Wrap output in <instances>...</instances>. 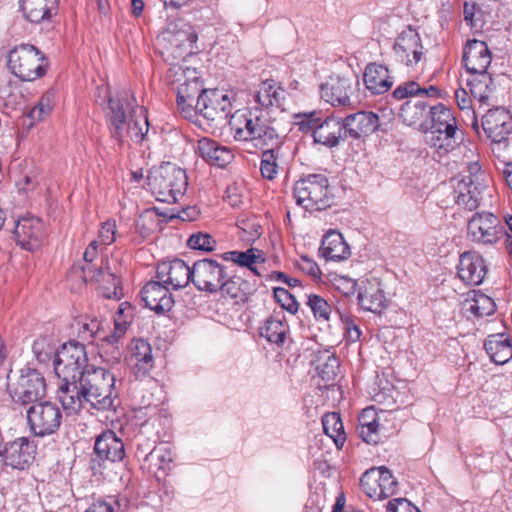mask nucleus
Returning a JSON list of instances; mask_svg holds the SVG:
<instances>
[{
    "label": "nucleus",
    "instance_id": "6",
    "mask_svg": "<svg viewBox=\"0 0 512 512\" xmlns=\"http://www.w3.org/2000/svg\"><path fill=\"white\" fill-rule=\"evenodd\" d=\"M54 371L61 383L58 387V397L61 389L71 384L81 376L82 372L91 365L88 364V357L84 344L71 340L63 344L55 353Z\"/></svg>",
    "mask_w": 512,
    "mask_h": 512
},
{
    "label": "nucleus",
    "instance_id": "58",
    "mask_svg": "<svg viewBox=\"0 0 512 512\" xmlns=\"http://www.w3.org/2000/svg\"><path fill=\"white\" fill-rule=\"evenodd\" d=\"M332 285L338 292L345 296L353 295L357 287V283L354 279L342 275H336L332 280Z\"/></svg>",
    "mask_w": 512,
    "mask_h": 512
},
{
    "label": "nucleus",
    "instance_id": "35",
    "mask_svg": "<svg viewBox=\"0 0 512 512\" xmlns=\"http://www.w3.org/2000/svg\"><path fill=\"white\" fill-rule=\"evenodd\" d=\"M130 350V361L136 369L137 376L148 375L155 364L151 344L144 339H134L131 342Z\"/></svg>",
    "mask_w": 512,
    "mask_h": 512
},
{
    "label": "nucleus",
    "instance_id": "64",
    "mask_svg": "<svg viewBox=\"0 0 512 512\" xmlns=\"http://www.w3.org/2000/svg\"><path fill=\"white\" fill-rule=\"evenodd\" d=\"M455 100L459 109L467 110V112H470L472 101L465 89L459 88L455 91Z\"/></svg>",
    "mask_w": 512,
    "mask_h": 512
},
{
    "label": "nucleus",
    "instance_id": "46",
    "mask_svg": "<svg viewBox=\"0 0 512 512\" xmlns=\"http://www.w3.org/2000/svg\"><path fill=\"white\" fill-rule=\"evenodd\" d=\"M140 301L144 308L160 314V281H148L140 291Z\"/></svg>",
    "mask_w": 512,
    "mask_h": 512
},
{
    "label": "nucleus",
    "instance_id": "26",
    "mask_svg": "<svg viewBox=\"0 0 512 512\" xmlns=\"http://www.w3.org/2000/svg\"><path fill=\"white\" fill-rule=\"evenodd\" d=\"M342 122L345 126V135L355 139L372 134L379 126L378 116L366 111L349 115Z\"/></svg>",
    "mask_w": 512,
    "mask_h": 512
},
{
    "label": "nucleus",
    "instance_id": "29",
    "mask_svg": "<svg viewBox=\"0 0 512 512\" xmlns=\"http://www.w3.org/2000/svg\"><path fill=\"white\" fill-rule=\"evenodd\" d=\"M359 306L372 313H381L387 307V299L378 282H362L358 291Z\"/></svg>",
    "mask_w": 512,
    "mask_h": 512
},
{
    "label": "nucleus",
    "instance_id": "25",
    "mask_svg": "<svg viewBox=\"0 0 512 512\" xmlns=\"http://www.w3.org/2000/svg\"><path fill=\"white\" fill-rule=\"evenodd\" d=\"M165 274L166 279H162V288L166 290L180 289L186 287L192 282V267L190 268L182 259L174 258L169 261H162V275Z\"/></svg>",
    "mask_w": 512,
    "mask_h": 512
},
{
    "label": "nucleus",
    "instance_id": "22",
    "mask_svg": "<svg viewBox=\"0 0 512 512\" xmlns=\"http://www.w3.org/2000/svg\"><path fill=\"white\" fill-rule=\"evenodd\" d=\"M17 243L26 250L37 249L44 237V224L34 216L19 219L14 228Z\"/></svg>",
    "mask_w": 512,
    "mask_h": 512
},
{
    "label": "nucleus",
    "instance_id": "55",
    "mask_svg": "<svg viewBox=\"0 0 512 512\" xmlns=\"http://www.w3.org/2000/svg\"><path fill=\"white\" fill-rule=\"evenodd\" d=\"M274 297L283 310H286L291 314L298 312L299 304L287 289L282 287L274 288Z\"/></svg>",
    "mask_w": 512,
    "mask_h": 512
},
{
    "label": "nucleus",
    "instance_id": "60",
    "mask_svg": "<svg viewBox=\"0 0 512 512\" xmlns=\"http://www.w3.org/2000/svg\"><path fill=\"white\" fill-rule=\"evenodd\" d=\"M116 223L114 220H107L101 226L99 231L98 243L102 245H110L115 241Z\"/></svg>",
    "mask_w": 512,
    "mask_h": 512
},
{
    "label": "nucleus",
    "instance_id": "8",
    "mask_svg": "<svg viewBox=\"0 0 512 512\" xmlns=\"http://www.w3.org/2000/svg\"><path fill=\"white\" fill-rule=\"evenodd\" d=\"M8 392L15 404L29 407L44 400L47 393L46 380L41 372L23 368L17 378L9 381Z\"/></svg>",
    "mask_w": 512,
    "mask_h": 512
},
{
    "label": "nucleus",
    "instance_id": "30",
    "mask_svg": "<svg viewBox=\"0 0 512 512\" xmlns=\"http://www.w3.org/2000/svg\"><path fill=\"white\" fill-rule=\"evenodd\" d=\"M287 92L274 80H265L257 88L254 94L255 102L264 111H268L269 108H281L286 99Z\"/></svg>",
    "mask_w": 512,
    "mask_h": 512
},
{
    "label": "nucleus",
    "instance_id": "4",
    "mask_svg": "<svg viewBox=\"0 0 512 512\" xmlns=\"http://www.w3.org/2000/svg\"><path fill=\"white\" fill-rule=\"evenodd\" d=\"M229 126L238 141H254L256 146H273L279 143V135L272 126L269 111L258 108L237 110L230 116Z\"/></svg>",
    "mask_w": 512,
    "mask_h": 512
},
{
    "label": "nucleus",
    "instance_id": "17",
    "mask_svg": "<svg viewBox=\"0 0 512 512\" xmlns=\"http://www.w3.org/2000/svg\"><path fill=\"white\" fill-rule=\"evenodd\" d=\"M162 34H164V40L175 47V57L185 59L186 56L198 52V36L193 27L183 20L169 22Z\"/></svg>",
    "mask_w": 512,
    "mask_h": 512
},
{
    "label": "nucleus",
    "instance_id": "57",
    "mask_svg": "<svg viewBox=\"0 0 512 512\" xmlns=\"http://www.w3.org/2000/svg\"><path fill=\"white\" fill-rule=\"evenodd\" d=\"M451 139L446 135V133L436 132L432 130L430 137V144L435 147L437 150H443L445 152L454 148L457 144L458 133L451 135Z\"/></svg>",
    "mask_w": 512,
    "mask_h": 512
},
{
    "label": "nucleus",
    "instance_id": "39",
    "mask_svg": "<svg viewBox=\"0 0 512 512\" xmlns=\"http://www.w3.org/2000/svg\"><path fill=\"white\" fill-rule=\"evenodd\" d=\"M484 347L495 364H505L512 358V345L504 334L490 335Z\"/></svg>",
    "mask_w": 512,
    "mask_h": 512
},
{
    "label": "nucleus",
    "instance_id": "54",
    "mask_svg": "<svg viewBox=\"0 0 512 512\" xmlns=\"http://www.w3.org/2000/svg\"><path fill=\"white\" fill-rule=\"evenodd\" d=\"M381 425L383 421H375V424L357 426L359 437L367 444H377L381 439Z\"/></svg>",
    "mask_w": 512,
    "mask_h": 512
},
{
    "label": "nucleus",
    "instance_id": "56",
    "mask_svg": "<svg viewBox=\"0 0 512 512\" xmlns=\"http://www.w3.org/2000/svg\"><path fill=\"white\" fill-rule=\"evenodd\" d=\"M391 411L376 410L373 406L362 410L358 417V426L375 424V421H387Z\"/></svg>",
    "mask_w": 512,
    "mask_h": 512
},
{
    "label": "nucleus",
    "instance_id": "47",
    "mask_svg": "<svg viewBox=\"0 0 512 512\" xmlns=\"http://www.w3.org/2000/svg\"><path fill=\"white\" fill-rule=\"evenodd\" d=\"M279 144L280 142L270 146L262 153L260 170L262 176L268 180L274 179L278 174Z\"/></svg>",
    "mask_w": 512,
    "mask_h": 512
},
{
    "label": "nucleus",
    "instance_id": "63",
    "mask_svg": "<svg viewBox=\"0 0 512 512\" xmlns=\"http://www.w3.org/2000/svg\"><path fill=\"white\" fill-rule=\"evenodd\" d=\"M158 460H160V456L155 453V450H152L143 460V468L147 469L157 479V474L160 470V465L157 463Z\"/></svg>",
    "mask_w": 512,
    "mask_h": 512
},
{
    "label": "nucleus",
    "instance_id": "31",
    "mask_svg": "<svg viewBox=\"0 0 512 512\" xmlns=\"http://www.w3.org/2000/svg\"><path fill=\"white\" fill-rule=\"evenodd\" d=\"M196 149L207 163L221 168L228 165L234 157L230 149L207 137L198 140Z\"/></svg>",
    "mask_w": 512,
    "mask_h": 512
},
{
    "label": "nucleus",
    "instance_id": "45",
    "mask_svg": "<svg viewBox=\"0 0 512 512\" xmlns=\"http://www.w3.org/2000/svg\"><path fill=\"white\" fill-rule=\"evenodd\" d=\"M410 96H426V97H438L439 90L436 86H429L428 88H421L420 85L415 81H408L399 85L393 91V97L401 100Z\"/></svg>",
    "mask_w": 512,
    "mask_h": 512
},
{
    "label": "nucleus",
    "instance_id": "37",
    "mask_svg": "<svg viewBox=\"0 0 512 512\" xmlns=\"http://www.w3.org/2000/svg\"><path fill=\"white\" fill-rule=\"evenodd\" d=\"M399 116L407 126L425 128L429 116L427 104L422 100H408L401 106Z\"/></svg>",
    "mask_w": 512,
    "mask_h": 512
},
{
    "label": "nucleus",
    "instance_id": "51",
    "mask_svg": "<svg viewBox=\"0 0 512 512\" xmlns=\"http://www.w3.org/2000/svg\"><path fill=\"white\" fill-rule=\"evenodd\" d=\"M307 305L311 309L316 320L323 322L329 321L332 307L323 297L316 294H310L307 299Z\"/></svg>",
    "mask_w": 512,
    "mask_h": 512
},
{
    "label": "nucleus",
    "instance_id": "59",
    "mask_svg": "<svg viewBox=\"0 0 512 512\" xmlns=\"http://www.w3.org/2000/svg\"><path fill=\"white\" fill-rule=\"evenodd\" d=\"M184 140L182 135L178 131L170 130L165 133L164 137H162V143L165 144V147H169V151L174 157L176 154H179L180 147L183 144Z\"/></svg>",
    "mask_w": 512,
    "mask_h": 512
},
{
    "label": "nucleus",
    "instance_id": "24",
    "mask_svg": "<svg viewBox=\"0 0 512 512\" xmlns=\"http://www.w3.org/2000/svg\"><path fill=\"white\" fill-rule=\"evenodd\" d=\"M463 63L470 74L487 72L491 63V52L487 44L480 40H470L463 51Z\"/></svg>",
    "mask_w": 512,
    "mask_h": 512
},
{
    "label": "nucleus",
    "instance_id": "18",
    "mask_svg": "<svg viewBox=\"0 0 512 512\" xmlns=\"http://www.w3.org/2000/svg\"><path fill=\"white\" fill-rule=\"evenodd\" d=\"M231 110L232 103L229 94L222 90L211 89L205 95H199L194 111L210 121H225Z\"/></svg>",
    "mask_w": 512,
    "mask_h": 512
},
{
    "label": "nucleus",
    "instance_id": "12",
    "mask_svg": "<svg viewBox=\"0 0 512 512\" xmlns=\"http://www.w3.org/2000/svg\"><path fill=\"white\" fill-rule=\"evenodd\" d=\"M27 425L36 437L55 434L62 424V411L57 403L42 400L26 410Z\"/></svg>",
    "mask_w": 512,
    "mask_h": 512
},
{
    "label": "nucleus",
    "instance_id": "27",
    "mask_svg": "<svg viewBox=\"0 0 512 512\" xmlns=\"http://www.w3.org/2000/svg\"><path fill=\"white\" fill-rule=\"evenodd\" d=\"M94 453L100 460L122 461L125 457L124 443L115 432L107 430L96 438Z\"/></svg>",
    "mask_w": 512,
    "mask_h": 512
},
{
    "label": "nucleus",
    "instance_id": "23",
    "mask_svg": "<svg viewBox=\"0 0 512 512\" xmlns=\"http://www.w3.org/2000/svg\"><path fill=\"white\" fill-rule=\"evenodd\" d=\"M486 271L484 259L480 254L467 251L460 255L457 274L465 284L480 285L485 278Z\"/></svg>",
    "mask_w": 512,
    "mask_h": 512
},
{
    "label": "nucleus",
    "instance_id": "20",
    "mask_svg": "<svg viewBox=\"0 0 512 512\" xmlns=\"http://www.w3.org/2000/svg\"><path fill=\"white\" fill-rule=\"evenodd\" d=\"M36 445L26 437L17 438L3 448V465L24 470L35 459Z\"/></svg>",
    "mask_w": 512,
    "mask_h": 512
},
{
    "label": "nucleus",
    "instance_id": "19",
    "mask_svg": "<svg viewBox=\"0 0 512 512\" xmlns=\"http://www.w3.org/2000/svg\"><path fill=\"white\" fill-rule=\"evenodd\" d=\"M81 279L88 283H97L100 293L108 299H119L122 295L120 281L110 267L87 265L80 268Z\"/></svg>",
    "mask_w": 512,
    "mask_h": 512
},
{
    "label": "nucleus",
    "instance_id": "50",
    "mask_svg": "<svg viewBox=\"0 0 512 512\" xmlns=\"http://www.w3.org/2000/svg\"><path fill=\"white\" fill-rule=\"evenodd\" d=\"M160 226V209L153 207L144 210L137 222V227L144 236L150 235Z\"/></svg>",
    "mask_w": 512,
    "mask_h": 512
},
{
    "label": "nucleus",
    "instance_id": "2",
    "mask_svg": "<svg viewBox=\"0 0 512 512\" xmlns=\"http://www.w3.org/2000/svg\"><path fill=\"white\" fill-rule=\"evenodd\" d=\"M96 102L107 104L106 117L111 136L122 143L127 139L141 142L149 130V122L143 106L136 103L135 97L125 91L112 97L106 86H98L95 91Z\"/></svg>",
    "mask_w": 512,
    "mask_h": 512
},
{
    "label": "nucleus",
    "instance_id": "5",
    "mask_svg": "<svg viewBox=\"0 0 512 512\" xmlns=\"http://www.w3.org/2000/svg\"><path fill=\"white\" fill-rule=\"evenodd\" d=\"M167 78L176 93L178 109L185 117H191L199 95L208 93L203 88L198 71L175 64L169 69Z\"/></svg>",
    "mask_w": 512,
    "mask_h": 512
},
{
    "label": "nucleus",
    "instance_id": "42",
    "mask_svg": "<svg viewBox=\"0 0 512 512\" xmlns=\"http://www.w3.org/2000/svg\"><path fill=\"white\" fill-rule=\"evenodd\" d=\"M222 257L223 259L232 261L239 266L247 267L255 275H261V272L256 267V264H263L264 258L261 251L258 249L250 248L246 251H229L225 252Z\"/></svg>",
    "mask_w": 512,
    "mask_h": 512
},
{
    "label": "nucleus",
    "instance_id": "11",
    "mask_svg": "<svg viewBox=\"0 0 512 512\" xmlns=\"http://www.w3.org/2000/svg\"><path fill=\"white\" fill-rule=\"evenodd\" d=\"M192 283L200 290L209 293L221 291L223 294L235 296L230 290L232 284L228 280L225 267L213 259H202L192 266Z\"/></svg>",
    "mask_w": 512,
    "mask_h": 512
},
{
    "label": "nucleus",
    "instance_id": "13",
    "mask_svg": "<svg viewBox=\"0 0 512 512\" xmlns=\"http://www.w3.org/2000/svg\"><path fill=\"white\" fill-rule=\"evenodd\" d=\"M296 124L303 131L312 130L315 142L327 147H335L346 137L345 126L343 122L335 117H327L318 124V118L315 113L298 114Z\"/></svg>",
    "mask_w": 512,
    "mask_h": 512
},
{
    "label": "nucleus",
    "instance_id": "49",
    "mask_svg": "<svg viewBox=\"0 0 512 512\" xmlns=\"http://www.w3.org/2000/svg\"><path fill=\"white\" fill-rule=\"evenodd\" d=\"M340 364L338 358L334 354L326 352L318 359L317 371L319 376L326 382L334 380Z\"/></svg>",
    "mask_w": 512,
    "mask_h": 512
},
{
    "label": "nucleus",
    "instance_id": "1",
    "mask_svg": "<svg viewBox=\"0 0 512 512\" xmlns=\"http://www.w3.org/2000/svg\"><path fill=\"white\" fill-rule=\"evenodd\" d=\"M116 398L114 374L94 365L87 367L70 387L62 388L59 396L68 415L78 413L86 405L98 411L110 410Z\"/></svg>",
    "mask_w": 512,
    "mask_h": 512
},
{
    "label": "nucleus",
    "instance_id": "34",
    "mask_svg": "<svg viewBox=\"0 0 512 512\" xmlns=\"http://www.w3.org/2000/svg\"><path fill=\"white\" fill-rule=\"evenodd\" d=\"M363 80L366 89L374 95L387 92L393 85L387 67L376 63H370L366 66Z\"/></svg>",
    "mask_w": 512,
    "mask_h": 512
},
{
    "label": "nucleus",
    "instance_id": "7",
    "mask_svg": "<svg viewBox=\"0 0 512 512\" xmlns=\"http://www.w3.org/2000/svg\"><path fill=\"white\" fill-rule=\"evenodd\" d=\"M454 198L456 203L469 210H475L488 189L487 176L481 171L477 162L470 163L468 174L453 179Z\"/></svg>",
    "mask_w": 512,
    "mask_h": 512
},
{
    "label": "nucleus",
    "instance_id": "61",
    "mask_svg": "<svg viewBox=\"0 0 512 512\" xmlns=\"http://www.w3.org/2000/svg\"><path fill=\"white\" fill-rule=\"evenodd\" d=\"M297 267L304 273L313 278H319L321 271L317 263L306 255L300 256L297 261Z\"/></svg>",
    "mask_w": 512,
    "mask_h": 512
},
{
    "label": "nucleus",
    "instance_id": "52",
    "mask_svg": "<svg viewBox=\"0 0 512 512\" xmlns=\"http://www.w3.org/2000/svg\"><path fill=\"white\" fill-rule=\"evenodd\" d=\"M187 245L192 250L211 252L216 248L217 242L209 233L197 232L190 235Z\"/></svg>",
    "mask_w": 512,
    "mask_h": 512
},
{
    "label": "nucleus",
    "instance_id": "16",
    "mask_svg": "<svg viewBox=\"0 0 512 512\" xmlns=\"http://www.w3.org/2000/svg\"><path fill=\"white\" fill-rule=\"evenodd\" d=\"M423 50L418 32L408 26L397 35L394 41L393 58L407 67H414L424 58Z\"/></svg>",
    "mask_w": 512,
    "mask_h": 512
},
{
    "label": "nucleus",
    "instance_id": "32",
    "mask_svg": "<svg viewBox=\"0 0 512 512\" xmlns=\"http://www.w3.org/2000/svg\"><path fill=\"white\" fill-rule=\"evenodd\" d=\"M351 83L347 78H330L321 85V97L333 106L350 104Z\"/></svg>",
    "mask_w": 512,
    "mask_h": 512
},
{
    "label": "nucleus",
    "instance_id": "28",
    "mask_svg": "<svg viewBox=\"0 0 512 512\" xmlns=\"http://www.w3.org/2000/svg\"><path fill=\"white\" fill-rule=\"evenodd\" d=\"M289 331L290 328L283 310L274 311L259 327L260 336L276 345H282L285 342Z\"/></svg>",
    "mask_w": 512,
    "mask_h": 512
},
{
    "label": "nucleus",
    "instance_id": "9",
    "mask_svg": "<svg viewBox=\"0 0 512 512\" xmlns=\"http://www.w3.org/2000/svg\"><path fill=\"white\" fill-rule=\"evenodd\" d=\"M293 196L306 210H324L331 205L329 181L323 174H309L296 181Z\"/></svg>",
    "mask_w": 512,
    "mask_h": 512
},
{
    "label": "nucleus",
    "instance_id": "21",
    "mask_svg": "<svg viewBox=\"0 0 512 512\" xmlns=\"http://www.w3.org/2000/svg\"><path fill=\"white\" fill-rule=\"evenodd\" d=\"M482 127L494 143L506 142L512 133V118L503 108L489 110L483 117Z\"/></svg>",
    "mask_w": 512,
    "mask_h": 512
},
{
    "label": "nucleus",
    "instance_id": "62",
    "mask_svg": "<svg viewBox=\"0 0 512 512\" xmlns=\"http://www.w3.org/2000/svg\"><path fill=\"white\" fill-rule=\"evenodd\" d=\"M388 512H420L419 509L405 498L392 499L387 504Z\"/></svg>",
    "mask_w": 512,
    "mask_h": 512
},
{
    "label": "nucleus",
    "instance_id": "3",
    "mask_svg": "<svg viewBox=\"0 0 512 512\" xmlns=\"http://www.w3.org/2000/svg\"><path fill=\"white\" fill-rule=\"evenodd\" d=\"M162 178V203L176 205L168 211L162 208V222L173 219L195 220L199 211L195 207L186 206L185 203L188 186L185 170L170 162H162Z\"/></svg>",
    "mask_w": 512,
    "mask_h": 512
},
{
    "label": "nucleus",
    "instance_id": "43",
    "mask_svg": "<svg viewBox=\"0 0 512 512\" xmlns=\"http://www.w3.org/2000/svg\"><path fill=\"white\" fill-rule=\"evenodd\" d=\"M464 308L476 317H484L494 313L495 303L489 296L473 291V296L466 299Z\"/></svg>",
    "mask_w": 512,
    "mask_h": 512
},
{
    "label": "nucleus",
    "instance_id": "36",
    "mask_svg": "<svg viewBox=\"0 0 512 512\" xmlns=\"http://www.w3.org/2000/svg\"><path fill=\"white\" fill-rule=\"evenodd\" d=\"M20 7L30 22L40 23L56 12L58 0H20Z\"/></svg>",
    "mask_w": 512,
    "mask_h": 512
},
{
    "label": "nucleus",
    "instance_id": "10",
    "mask_svg": "<svg viewBox=\"0 0 512 512\" xmlns=\"http://www.w3.org/2000/svg\"><path fill=\"white\" fill-rule=\"evenodd\" d=\"M8 64L12 73L23 81H33L43 76L48 66L44 54L31 44H21L12 49Z\"/></svg>",
    "mask_w": 512,
    "mask_h": 512
},
{
    "label": "nucleus",
    "instance_id": "44",
    "mask_svg": "<svg viewBox=\"0 0 512 512\" xmlns=\"http://www.w3.org/2000/svg\"><path fill=\"white\" fill-rule=\"evenodd\" d=\"M322 425L325 434L334 441L336 447L342 448L346 436L340 415L335 412L326 414L322 419Z\"/></svg>",
    "mask_w": 512,
    "mask_h": 512
},
{
    "label": "nucleus",
    "instance_id": "53",
    "mask_svg": "<svg viewBox=\"0 0 512 512\" xmlns=\"http://www.w3.org/2000/svg\"><path fill=\"white\" fill-rule=\"evenodd\" d=\"M78 337L82 341L92 343L94 337H96L102 328V323L97 318L86 319L82 323H78Z\"/></svg>",
    "mask_w": 512,
    "mask_h": 512
},
{
    "label": "nucleus",
    "instance_id": "41",
    "mask_svg": "<svg viewBox=\"0 0 512 512\" xmlns=\"http://www.w3.org/2000/svg\"><path fill=\"white\" fill-rule=\"evenodd\" d=\"M132 324V307L128 302L119 305L114 318V331L103 338L109 344H116Z\"/></svg>",
    "mask_w": 512,
    "mask_h": 512
},
{
    "label": "nucleus",
    "instance_id": "15",
    "mask_svg": "<svg viewBox=\"0 0 512 512\" xmlns=\"http://www.w3.org/2000/svg\"><path fill=\"white\" fill-rule=\"evenodd\" d=\"M360 486L369 498L383 500L396 493L398 482L386 467H377L362 475Z\"/></svg>",
    "mask_w": 512,
    "mask_h": 512
},
{
    "label": "nucleus",
    "instance_id": "38",
    "mask_svg": "<svg viewBox=\"0 0 512 512\" xmlns=\"http://www.w3.org/2000/svg\"><path fill=\"white\" fill-rule=\"evenodd\" d=\"M429 115L432 121L433 130L440 133H446L449 139L452 138L451 135L457 134L458 128L456 119L449 108L443 104H438L429 109Z\"/></svg>",
    "mask_w": 512,
    "mask_h": 512
},
{
    "label": "nucleus",
    "instance_id": "40",
    "mask_svg": "<svg viewBox=\"0 0 512 512\" xmlns=\"http://www.w3.org/2000/svg\"><path fill=\"white\" fill-rule=\"evenodd\" d=\"M471 75L472 78L468 79L467 84L472 96L481 104L489 105L495 90L491 75L487 72L472 73Z\"/></svg>",
    "mask_w": 512,
    "mask_h": 512
},
{
    "label": "nucleus",
    "instance_id": "14",
    "mask_svg": "<svg viewBox=\"0 0 512 512\" xmlns=\"http://www.w3.org/2000/svg\"><path fill=\"white\" fill-rule=\"evenodd\" d=\"M468 236L474 243L483 246L496 245L504 235L500 220L492 213H476L468 221Z\"/></svg>",
    "mask_w": 512,
    "mask_h": 512
},
{
    "label": "nucleus",
    "instance_id": "33",
    "mask_svg": "<svg viewBox=\"0 0 512 512\" xmlns=\"http://www.w3.org/2000/svg\"><path fill=\"white\" fill-rule=\"evenodd\" d=\"M320 252L326 260L331 261H343L351 255L350 247L342 234L335 230H330L323 236Z\"/></svg>",
    "mask_w": 512,
    "mask_h": 512
},
{
    "label": "nucleus",
    "instance_id": "48",
    "mask_svg": "<svg viewBox=\"0 0 512 512\" xmlns=\"http://www.w3.org/2000/svg\"><path fill=\"white\" fill-rule=\"evenodd\" d=\"M55 105V93L53 91L46 92L38 101V103L30 110L28 117L32 121L44 120L53 110Z\"/></svg>",
    "mask_w": 512,
    "mask_h": 512
}]
</instances>
